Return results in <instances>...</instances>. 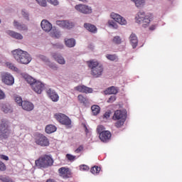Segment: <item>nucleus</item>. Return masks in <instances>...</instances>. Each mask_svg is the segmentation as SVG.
<instances>
[{
  "mask_svg": "<svg viewBox=\"0 0 182 182\" xmlns=\"http://www.w3.org/2000/svg\"><path fill=\"white\" fill-rule=\"evenodd\" d=\"M127 119V111L125 109H117L114 112V115L112 116V120L116 122L114 126L117 129L123 127Z\"/></svg>",
  "mask_w": 182,
  "mask_h": 182,
  "instance_id": "obj_1",
  "label": "nucleus"
},
{
  "mask_svg": "<svg viewBox=\"0 0 182 182\" xmlns=\"http://www.w3.org/2000/svg\"><path fill=\"white\" fill-rule=\"evenodd\" d=\"M13 56L20 63L23 65H28L31 60L32 57L28 53V52L22 50L21 49L14 50L12 51Z\"/></svg>",
  "mask_w": 182,
  "mask_h": 182,
  "instance_id": "obj_2",
  "label": "nucleus"
},
{
  "mask_svg": "<svg viewBox=\"0 0 182 182\" xmlns=\"http://www.w3.org/2000/svg\"><path fill=\"white\" fill-rule=\"evenodd\" d=\"M87 65L91 70V75L94 77H99L103 73V65H100L99 62L95 60L87 61Z\"/></svg>",
  "mask_w": 182,
  "mask_h": 182,
  "instance_id": "obj_3",
  "label": "nucleus"
},
{
  "mask_svg": "<svg viewBox=\"0 0 182 182\" xmlns=\"http://www.w3.org/2000/svg\"><path fill=\"white\" fill-rule=\"evenodd\" d=\"M35 164L38 168H48L53 166V159L49 155H44L36 160Z\"/></svg>",
  "mask_w": 182,
  "mask_h": 182,
  "instance_id": "obj_4",
  "label": "nucleus"
},
{
  "mask_svg": "<svg viewBox=\"0 0 182 182\" xmlns=\"http://www.w3.org/2000/svg\"><path fill=\"white\" fill-rule=\"evenodd\" d=\"M135 21L136 23H142L143 28H147V26L150 25V22H151L150 16L146 15L144 11L138 12L135 17Z\"/></svg>",
  "mask_w": 182,
  "mask_h": 182,
  "instance_id": "obj_5",
  "label": "nucleus"
},
{
  "mask_svg": "<svg viewBox=\"0 0 182 182\" xmlns=\"http://www.w3.org/2000/svg\"><path fill=\"white\" fill-rule=\"evenodd\" d=\"M11 134L9 130V125H8V121L2 119L0 122V139L1 140H6Z\"/></svg>",
  "mask_w": 182,
  "mask_h": 182,
  "instance_id": "obj_6",
  "label": "nucleus"
},
{
  "mask_svg": "<svg viewBox=\"0 0 182 182\" xmlns=\"http://www.w3.org/2000/svg\"><path fill=\"white\" fill-rule=\"evenodd\" d=\"M54 117L58 122L61 123V124H64V126H67L68 127H71L72 120L69 117L66 116V114L62 113L55 114Z\"/></svg>",
  "mask_w": 182,
  "mask_h": 182,
  "instance_id": "obj_7",
  "label": "nucleus"
},
{
  "mask_svg": "<svg viewBox=\"0 0 182 182\" xmlns=\"http://www.w3.org/2000/svg\"><path fill=\"white\" fill-rule=\"evenodd\" d=\"M75 9H76V11L78 12H80V14H83L84 15H89L92 12V7L82 4H77L75 6Z\"/></svg>",
  "mask_w": 182,
  "mask_h": 182,
  "instance_id": "obj_8",
  "label": "nucleus"
},
{
  "mask_svg": "<svg viewBox=\"0 0 182 182\" xmlns=\"http://www.w3.org/2000/svg\"><path fill=\"white\" fill-rule=\"evenodd\" d=\"M35 141L36 144L41 146L42 147H47L49 146V139L43 134H39L36 136Z\"/></svg>",
  "mask_w": 182,
  "mask_h": 182,
  "instance_id": "obj_9",
  "label": "nucleus"
},
{
  "mask_svg": "<svg viewBox=\"0 0 182 182\" xmlns=\"http://www.w3.org/2000/svg\"><path fill=\"white\" fill-rule=\"evenodd\" d=\"M31 89L35 93H37V95H41L45 89V85L40 81H36L31 85Z\"/></svg>",
  "mask_w": 182,
  "mask_h": 182,
  "instance_id": "obj_10",
  "label": "nucleus"
},
{
  "mask_svg": "<svg viewBox=\"0 0 182 182\" xmlns=\"http://www.w3.org/2000/svg\"><path fill=\"white\" fill-rule=\"evenodd\" d=\"M1 79L2 82L5 83V85H8L9 86L14 85V83L15 82L14 77L8 73H4L1 76Z\"/></svg>",
  "mask_w": 182,
  "mask_h": 182,
  "instance_id": "obj_11",
  "label": "nucleus"
},
{
  "mask_svg": "<svg viewBox=\"0 0 182 182\" xmlns=\"http://www.w3.org/2000/svg\"><path fill=\"white\" fill-rule=\"evenodd\" d=\"M110 16L112 19H114V21L119 23V25H126V23H127L126 19L117 14L112 13Z\"/></svg>",
  "mask_w": 182,
  "mask_h": 182,
  "instance_id": "obj_12",
  "label": "nucleus"
},
{
  "mask_svg": "<svg viewBox=\"0 0 182 182\" xmlns=\"http://www.w3.org/2000/svg\"><path fill=\"white\" fill-rule=\"evenodd\" d=\"M56 24L60 28H64L65 29H72L75 26V24L68 21H57Z\"/></svg>",
  "mask_w": 182,
  "mask_h": 182,
  "instance_id": "obj_13",
  "label": "nucleus"
},
{
  "mask_svg": "<svg viewBox=\"0 0 182 182\" xmlns=\"http://www.w3.org/2000/svg\"><path fill=\"white\" fill-rule=\"evenodd\" d=\"M75 90H77V92H80V93L87 94L93 92V89L85 85H77V87H75Z\"/></svg>",
  "mask_w": 182,
  "mask_h": 182,
  "instance_id": "obj_14",
  "label": "nucleus"
},
{
  "mask_svg": "<svg viewBox=\"0 0 182 182\" xmlns=\"http://www.w3.org/2000/svg\"><path fill=\"white\" fill-rule=\"evenodd\" d=\"M99 138L101 141L107 143V141L108 140H110V139L112 138V133H110V132L109 131H105L99 134Z\"/></svg>",
  "mask_w": 182,
  "mask_h": 182,
  "instance_id": "obj_15",
  "label": "nucleus"
},
{
  "mask_svg": "<svg viewBox=\"0 0 182 182\" xmlns=\"http://www.w3.org/2000/svg\"><path fill=\"white\" fill-rule=\"evenodd\" d=\"M21 107L26 112H32L35 107V105H33V104L29 101H23L21 103Z\"/></svg>",
  "mask_w": 182,
  "mask_h": 182,
  "instance_id": "obj_16",
  "label": "nucleus"
},
{
  "mask_svg": "<svg viewBox=\"0 0 182 182\" xmlns=\"http://www.w3.org/2000/svg\"><path fill=\"white\" fill-rule=\"evenodd\" d=\"M46 93L53 102H58L59 100V95L58 93H56V92H55V90L48 89L46 90Z\"/></svg>",
  "mask_w": 182,
  "mask_h": 182,
  "instance_id": "obj_17",
  "label": "nucleus"
},
{
  "mask_svg": "<svg viewBox=\"0 0 182 182\" xmlns=\"http://www.w3.org/2000/svg\"><path fill=\"white\" fill-rule=\"evenodd\" d=\"M58 173L63 178H69L70 177V171H69V168L61 167L58 169Z\"/></svg>",
  "mask_w": 182,
  "mask_h": 182,
  "instance_id": "obj_18",
  "label": "nucleus"
},
{
  "mask_svg": "<svg viewBox=\"0 0 182 182\" xmlns=\"http://www.w3.org/2000/svg\"><path fill=\"white\" fill-rule=\"evenodd\" d=\"M129 42L133 48V49H136L137 48V45H139V40L137 39V36L134 33H132L129 36Z\"/></svg>",
  "mask_w": 182,
  "mask_h": 182,
  "instance_id": "obj_19",
  "label": "nucleus"
},
{
  "mask_svg": "<svg viewBox=\"0 0 182 182\" xmlns=\"http://www.w3.org/2000/svg\"><path fill=\"white\" fill-rule=\"evenodd\" d=\"M41 26L45 32H50V31H52V24L46 20H43L41 21Z\"/></svg>",
  "mask_w": 182,
  "mask_h": 182,
  "instance_id": "obj_20",
  "label": "nucleus"
},
{
  "mask_svg": "<svg viewBox=\"0 0 182 182\" xmlns=\"http://www.w3.org/2000/svg\"><path fill=\"white\" fill-rule=\"evenodd\" d=\"M105 95H117L119 93V87L112 86L104 91Z\"/></svg>",
  "mask_w": 182,
  "mask_h": 182,
  "instance_id": "obj_21",
  "label": "nucleus"
},
{
  "mask_svg": "<svg viewBox=\"0 0 182 182\" xmlns=\"http://www.w3.org/2000/svg\"><path fill=\"white\" fill-rule=\"evenodd\" d=\"M84 28H85L87 31H89V32H91L92 33H96V32H97V28H96V26L93 24L85 23L84 24Z\"/></svg>",
  "mask_w": 182,
  "mask_h": 182,
  "instance_id": "obj_22",
  "label": "nucleus"
},
{
  "mask_svg": "<svg viewBox=\"0 0 182 182\" xmlns=\"http://www.w3.org/2000/svg\"><path fill=\"white\" fill-rule=\"evenodd\" d=\"M21 76H23V79L26 80L27 82L32 86L37 80H35L33 77H32L31 75L28 74H21Z\"/></svg>",
  "mask_w": 182,
  "mask_h": 182,
  "instance_id": "obj_23",
  "label": "nucleus"
},
{
  "mask_svg": "<svg viewBox=\"0 0 182 182\" xmlns=\"http://www.w3.org/2000/svg\"><path fill=\"white\" fill-rule=\"evenodd\" d=\"M8 33L10 36H11V38H14V39H18V41L23 39V36H22V34L19 33H16L12 31H9Z\"/></svg>",
  "mask_w": 182,
  "mask_h": 182,
  "instance_id": "obj_24",
  "label": "nucleus"
},
{
  "mask_svg": "<svg viewBox=\"0 0 182 182\" xmlns=\"http://www.w3.org/2000/svg\"><path fill=\"white\" fill-rule=\"evenodd\" d=\"M14 25L18 31H28V26L25 24H21L19 22L14 21Z\"/></svg>",
  "mask_w": 182,
  "mask_h": 182,
  "instance_id": "obj_25",
  "label": "nucleus"
},
{
  "mask_svg": "<svg viewBox=\"0 0 182 182\" xmlns=\"http://www.w3.org/2000/svg\"><path fill=\"white\" fill-rule=\"evenodd\" d=\"M53 56L55 60L60 65H65L66 63V60H65V58L62 55L54 54Z\"/></svg>",
  "mask_w": 182,
  "mask_h": 182,
  "instance_id": "obj_26",
  "label": "nucleus"
},
{
  "mask_svg": "<svg viewBox=\"0 0 182 182\" xmlns=\"http://www.w3.org/2000/svg\"><path fill=\"white\" fill-rule=\"evenodd\" d=\"M1 110L4 113H12V107L9 104H3Z\"/></svg>",
  "mask_w": 182,
  "mask_h": 182,
  "instance_id": "obj_27",
  "label": "nucleus"
},
{
  "mask_svg": "<svg viewBox=\"0 0 182 182\" xmlns=\"http://www.w3.org/2000/svg\"><path fill=\"white\" fill-rule=\"evenodd\" d=\"M46 133L48 134H50L52 133H55L56 131V127L55 125L49 124L46 127Z\"/></svg>",
  "mask_w": 182,
  "mask_h": 182,
  "instance_id": "obj_28",
  "label": "nucleus"
},
{
  "mask_svg": "<svg viewBox=\"0 0 182 182\" xmlns=\"http://www.w3.org/2000/svg\"><path fill=\"white\" fill-rule=\"evenodd\" d=\"M65 44L68 48H73L75 47V45H76V41L73 38H69L67 40H65Z\"/></svg>",
  "mask_w": 182,
  "mask_h": 182,
  "instance_id": "obj_29",
  "label": "nucleus"
},
{
  "mask_svg": "<svg viewBox=\"0 0 182 182\" xmlns=\"http://www.w3.org/2000/svg\"><path fill=\"white\" fill-rule=\"evenodd\" d=\"M77 100L80 103H82V105H87V103H89V100H87V97L83 96L82 94L77 96Z\"/></svg>",
  "mask_w": 182,
  "mask_h": 182,
  "instance_id": "obj_30",
  "label": "nucleus"
},
{
  "mask_svg": "<svg viewBox=\"0 0 182 182\" xmlns=\"http://www.w3.org/2000/svg\"><path fill=\"white\" fill-rule=\"evenodd\" d=\"M91 110L94 116H97L100 113V107L98 105H92L91 107Z\"/></svg>",
  "mask_w": 182,
  "mask_h": 182,
  "instance_id": "obj_31",
  "label": "nucleus"
},
{
  "mask_svg": "<svg viewBox=\"0 0 182 182\" xmlns=\"http://www.w3.org/2000/svg\"><path fill=\"white\" fill-rule=\"evenodd\" d=\"M6 65L7 68H9V69H11V70H14V72H18L19 70L18 69V68H16L14 64H12L11 63H6Z\"/></svg>",
  "mask_w": 182,
  "mask_h": 182,
  "instance_id": "obj_32",
  "label": "nucleus"
},
{
  "mask_svg": "<svg viewBox=\"0 0 182 182\" xmlns=\"http://www.w3.org/2000/svg\"><path fill=\"white\" fill-rule=\"evenodd\" d=\"M50 36L52 38H55V39H59L60 38V32L53 30L50 32Z\"/></svg>",
  "mask_w": 182,
  "mask_h": 182,
  "instance_id": "obj_33",
  "label": "nucleus"
},
{
  "mask_svg": "<svg viewBox=\"0 0 182 182\" xmlns=\"http://www.w3.org/2000/svg\"><path fill=\"white\" fill-rule=\"evenodd\" d=\"M107 59L109 60L114 61V60H118L119 58H117V55L116 54H107L106 55Z\"/></svg>",
  "mask_w": 182,
  "mask_h": 182,
  "instance_id": "obj_34",
  "label": "nucleus"
},
{
  "mask_svg": "<svg viewBox=\"0 0 182 182\" xmlns=\"http://www.w3.org/2000/svg\"><path fill=\"white\" fill-rule=\"evenodd\" d=\"M100 167L95 166L91 168L90 171L92 174H99V173H100Z\"/></svg>",
  "mask_w": 182,
  "mask_h": 182,
  "instance_id": "obj_35",
  "label": "nucleus"
},
{
  "mask_svg": "<svg viewBox=\"0 0 182 182\" xmlns=\"http://www.w3.org/2000/svg\"><path fill=\"white\" fill-rule=\"evenodd\" d=\"M132 1L134 2L137 8H140V6H142V5L144 4V0H132Z\"/></svg>",
  "mask_w": 182,
  "mask_h": 182,
  "instance_id": "obj_36",
  "label": "nucleus"
},
{
  "mask_svg": "<svg viewBox=\"0 0 182 182\" xmlns=\"http://www.w3.org/2000/svg\"><path fill=\"white\" fill-rule=\"evenodd\" d=\"M0 180L2 182H14V180H12V178L2 176H0Z\"/></svg>",
  "mask_w": 182,
  "mask_h": 182,
  "instance_id": "obj_37",
  "label": "nucleus"
},
{
  "mask_svg": "<svg viewBox=\"0 0 182 182\" xmlns=\"http://www.w3.org/2000/svg\"><path fill=\"white\" fill-rule=\"evenodd\" d=\"M66 159L68 160V161H75V160H76V156H73L72 154H67Z\"/></svg>",
  "mask_w": 182,
  "mask_h": 182,
  "instance_id": "obj_38",
  "label": "nucleus"
},
{
  "mask_svg": "<svg viewBox=\"0 0 182 182\" xmlns=\"http://www.w3.org/2000/svg\"><path fill=\"white\" fill-rule=\"evenodd\" d=\"M112 42L117 43V45H119V43H122V38H120V36H115L114 37Z\"/></svg>",
  "mask_w": 182,
  "mask_h": 182,
  "instance_id": "obj_39",
  "label": "nucleus"
},
{
  "mask_svg": "<svg viewBox=\"0 0 182 182\" xmlns=\"http://www.w3.org/2000/svg\"><path fill=\"white\" fill-rule=\"evenodd\" d=\"M46 65L47 66H49L50 69H53V70H58V67L56 66V65L50 62H48Z\"/></svg>",
  "mask_w": 182,
  "mask_h": 182,
  "instance_id": "obj_40",
  "label": "nucleus"
},
{
  "mask_svg": "<svg viewBox=\"0 0 182 182\" xmlns=\"http://www.w3.org/2000/svg\"><path fill=\"white\" fill-rule=\"evenodd\" d=\"M108 25L111 26V28H113L114 29H117V24L116 23V22L113 21H108Z\"/></svg>",
  "mask_w": 182,
  "mask_h": 182,
  "instance_id": "obj_41",
  "label": "nucleus"
},
{
  "mask_svg": "<svg viewBox=\"0 0 182 182\" xmlns=\"http://www.w3.org/2000/svg\"><path fill=\"white\" fill-rule=\"evenodd\" d=\"M0 171H6V165L2 161H0Z\"/></svg>",
  "mask_w": 182,
  "mask_h": 182,
  "instance_id": "obj_42",
  "label": "nucleus"
},
{
  "mask_svg": "<svg viewBox=\"0 0 182 182\" xmlns=\"http://www.w3.org/2000/svg\"><path fill=\"white\" fill-rule=\"evenodd\" d=\"M97 132L99 134V135L100 134V133L103 132H106L105 131V127L103 125H99L97 128Z\"/></svg>",
  "mask_w": 182,
  "mask_h": 182,
  "instance_id": "obj_43",
  "label": "nucleus"
},
{
  "mask_svg": "<svg viewBox=\"0 0 182 182\" xmlns=\"http://www.w3.org/2000/svg\"><path fill=\"white\" fill-rule=\"evenodd\" d=\"M15 102L19 105V106H22V103L23 101H22V98L21 97H15Z\"/></svg>",
  "mask_w": 182,
  "mask_h": 182,
  "instance_id": "obj_44",
  "label": "nucleus"
},
{
  "mask_svg": "<svg viewBox=\"0 0 182 182\" xmlns=\"http://www.w3.org/2000/svg\"><path fill=\"white\" fill-rule=\"evenodd\" d=\"M80 170L81 171H89V166L87 165H81L80 166Z\"/></svg>",
  "mask_w": 182,
  "mask_h": 182,
  "instance_id": "obj_45",
  "label": "nucleus"
},
{
  "mask_svg": "<svg viewBox=\"0 0 182 182\" xmlns=\"http://www.w3.org/2000/svg\"><path fill=\"white\" fill-rule=\"evenodd\" d=\"M41 6H46V0H36Z\"/></svg>",
  "mask_w": 182,
  "mask_h": 182,
  "instance_id": "obj_46",
  "label": "nucleus"
},
{
  "mask_svg": "<svg viewBox=\"0 0 182 182\" xmlns=\"http://www.w3.org/2000/svg\"><path fill=\"white\" fill-rule=\"evenodd\" d=\"M110 114H112V112L110 111L105 112L103 115V119H109Z\"/></svg>",
  "mask_w": 182,
  "mask_h": 182,
  "instance_id": "obj_47",
  "label": "nucleus"
},
{
  "mask_svg": "<svg viewBox=\"0 0 182 182\" xmlns=\"http://www.w3.org/2000/svg\"><path fill=\"white\" fill-rule=\"evenodd\" d=\"M116 100V96L112 95L111 96L108 100H107V103H113V102H114Z\"/></svg>",
  "mask_w": 182,
  "mask_h": 182,
  "instance_id": "obj_48",
  "label": "nucleus"
},
{
  "mask_svg": "<svg viewBox=\"0 0 182 182\" xmlns=\"http://www.w3.org/2000/svg\"><path fill=\"white\" fill-rule=\"evenodd\" d=\"M84 146L83 145H80L75 151V153H77V154H79L80 153V151H83V149H84Z\"/></svg>",
  "mask_w": 182,
  "mask_h": 182,
  "instance_id": "obj_49",
  "label": "nucleus"
},
{
  "mask_svg": "<svg viewBox=\"0 0 182 182\" xmlns=\"http://www.w3.org/2000/svg\"><path fill=\"white\" fill-rule=\"evenodd\" d=\"M48 2L55 6L59 5V1H58V0H48Z\"/></svg>",
  "mask_w": 182,
  "mask_h": 182,
  "instance_id": "obj_50",
  "label": "nucleus"
},
{
  "mask_svg": "<svg viewBox=\"0 0 182 182\" xmlns=\"http://www.w3.org/2000/svg\"><path fill=\"white\" fill-rule=\"evenodd\" d=\"M0 159H1L2 160H5L6 161H8V160H9V157H8V156L6 155H0Z\"/></svg>",
  "mask_w": 182,
  "mask_h": 182,
  "instance_id": "obj_51",
  "label": "nucleus"
},
{
  "mask_svg": "<svg viewBox=\"0 0 182 182\" xmlns=\"http://www.w3.org/2000/svg\"><path fill=\"white\" fill-rule=\"evenodd\" d=\"M2 99H5V93L0 90V100H2Z\"/></svg>",
  "mask_w": 182,
  "mask_h": 182,
  "instance_id": "obj_52",
  "label": "nucleus"
},
{
  "mask_svg": "<svg viewBox=\"0 0 182 182\" xmlns=\"http://www.w3.org/2000/svg\"><path fill=\"white\" fill-rule=\"evenodd\" d=\"M21 14H22L23 16H24V18H26V19H29L28 14H26L25 11H23L21 12Z\"/></svg>",
  "mask_w": 182,
  "mask_h": 182,
  "instance_id": "obj_53",
  "label": "nucleus"
},
{
  "mask_svg": "<svg viewBox=\"0 0 182 182\" xmlns=\"http://www.w3.org/2000/svg\"><path fill=\"white\" fill-rule=\"evenodd\" d=\"M84 127L85 129V133L86 134H87V133H89V129H87V127H86V125H84Z\"/></svg>",
  "mask_w": 182,
  "mask_h": 182,
  "instance_id": "obj_54",
  "label": "nucleus"
},
{
  "mask_svg": "<svg viewBox=\"0 0 182 182\" xmlns=\"http://www.w3.org/2000/svg\"><path fill=\"white\" fill-rule=\"evenodd\" d=\"M155 26H151L150 28H149V29H150V31H154V29H155Z\"/></svg>",
  "mask_w": 182,
  "mask_h": 182,
  "instance_id": "obj_55",
  "label": "nucleus"
},
{
  "mask_svg": "<svg viewBox=\"0 0 182 182\" xmlns=\"http://www.w3.org/2000/svg\"><path fill=\"white\" fill-rule=\"evenodd\" d=\"M58 48H60V49H63V44H60L58 46Z\"/></svg>",
  "mask_w": 182,
  "mask_h": 182,
  "instance_id": "obj_56",
  "label": "nucleus"
},
{
  "mask_svg": "<svg viewBox=\"0 0 182 182\" xmlns=\"http://www.w3.org/2000/svg\"><path fill=\"white\" fill-rule=\"evenodd\" d=\"M80 1V2H87V0H78Z\"/></svg>",
  "mask_w": 182,
  "mask_h": 182,
  "instance_id": "obj_57",
  "label": "nucleus"
},
{
  "mask_svg": "<svg viewBox=\"0 0 182 182\" xmlns=\"http://www.w3.org/2000/svg\"><path fill=\"white\" fill-rule=\"evenodd\" d=\"M0 23H1V20H0Z\"/></svg>",
  "mask_w": 182,
  "mask_h": 182,
  "instance_id": "obj_58",
  "label": "nucleus"
}]
</instances>
